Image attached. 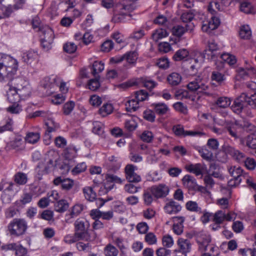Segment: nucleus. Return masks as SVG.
Here are the masks:
<instances>
[{
	"instance_id": "obj_45",
	"label": "nucleus",
	"mask_w": 256,
	"mask_h": 256,
	"mask_svg": "<svg viewBox=\"0 0 256 256\" xmlns=\"http://www.w3.org/2000/svg\"><path fill=\"white\" fill-rule=\"evenodd\" d=\"M18 90L22 99L28 97L31 94V88L28 83Z\"/></svg>"
},
{
	"instance_id": "obj_22",
	"label": "nucleus",
	"mask_w": 256,
	"mask_h": 256,
	"mask_svg": "<svg viewBox=\"0 0 256 256\" xmlns=\"http://www.w3.org/2000/svg\"><path fill=\"white\" fill-rule=\"evenodd\" d=\"M46 130L45 133V136L48 138H50L51 136L50 134L52 132L56 131L60 127L59 124L57 123L54 119L48 118L46 122Z\"/></svg>"
},
{
	"instance_id": "obj_2",
	"label": "nucleus",
	"mask_w": 256,
	"mask_h": 256,
	"mask_svg": "<svg viewBox=\"0 0 256 256\" xmlns=\"http://www.w3.org/2000/svg\"><path fill=\"white\" fill-rule=\"evenodd\" d=\"M134 10V4L124 2L116 4L112 21L114 23L124 22L126 16H130V13Z\"/></svg>"
},
{
	"instance_id": "obj_35",
	"label": "nucleus",
	"mask_w": 256,
	"mask_h": 256,
	"mask_svg": "<svg viewBox=\"0 0 256 256\" xmlns=\"http://www.w3.org/2000/svg\"><path fill=\"white\" fill-rule=\"evenodd\" d=\"M82 192L85 198L89 201H94L96 197V192L91 186L84 187L82 189Z\"/></svg>"
},
{
	"instance_id": "obj_12",
	"label": "nucleus",
	"mask_w": 256,
	"mask_h": 256,
	"mask_svg": "<svg viewBox=\"0 0 256 256\" xmlns=\"http://www.w3.org/2000/svg\"><path fill=\"white\" fill-rule=\"evenodd\" d=\"M220 24V20L212 16L210 20L202 22V30L204 32L210 33L212 30L217 28Z\"/></svg>"
},
{
	"instance_id": "obj_48",
	"label": "nucleus",
	"mask_w": 256,
	"mask_h": 256,
	"mask_svg": "<svg viewBox=\"0 0 256 256\" xmlns=\"http://www.w3.org/2000/svg\"><path fill=\"white\" fill-rule=\"evenodd\" d=\"M240 74L245 78L246 76H256V70L254 68H250L246 69H242L240 70Z\"/></svg>"
},
{
	"instance_id": "obj_8",
	"label": "nucleus",
	"mask_w": 256,
	"mask_h": 256,
	"mask_svg": "<svg viewBox=\"0 0 256 256\" xmlns=\"http://www.w3.org/2000/svg\"><path fill=\"white\" fill-rule=\"evenodd\" d=\"M196 240L198 246V250L201 252L207 250L211 242V237L210 234L204 232H200L195 234Z\"/></svg>"
},
{
	"instance_id": "obj_55",
	"label": "nucleus",
	"mask_w": 256,
	"mask_h": 256,
	"mask_svg": "<svg viewBox=\"0 0 256 256\" xmlns=\"http://www.w3.org/2000/svg\"><path fill=\"white\" fill-rule=\"evenodd\" d=\"M124 60L130 64H134L138 58V54L136 52H130L124 54Z\"/></svg>"
},
{
	"instance_id": "obj_63",
	"label": "nucleus",
	"mask_w": 256,
	"mask_h": 256,
	"mask_svg": "<svg viewBox=\"0 0 256 256\" xmlns=\"http://www.w3.org/2000/svg\"><path fill=\"white\" fill-rule=\"evenodd\" d=\"M83 210V206L80 204L74 205L70 213L71 218L77 216Z\"/></svg>"
},
{
	"instance_id": "obj_59",
	"label": "nucleus",
	"mask_w": 256,
	"mask_h": 256,
	"mask_svg": "<svg viewBox=\"0 0 256 256\" xmlns=\"http://www.w3.org/2000/svg\"><path fill=\"white\" fill-rule=\"evenodd\" d=\"M86 165L84 162H81L78 164L72 170V173L73 175H76L86 170Z\"/></svg>"
},
{
	"instance_id": "obj_10",
	"label": "nucleus",
	"mask_w": 256,
	"mask_h": 256,
	"mask_svg": "<svg viewBox=\"0 0 256 256\" xmlns=\"http://www.w3.org/2000/svg\"><path fill=\"white\" fill-rule=\"evenodd\" d=\"M136 166L132 164H127L124 168L126 178L130 182H138L141 181V177L135 172Z\"/></svg>"
},
{
	"instance_id": "obj_62",
	"label": "nucleus",
	"mask_w": 256,
	"mask_h": 256,
	"mask_svg": "<svg viewBox=\"0 0 256 256\" xmlns=\"http://www.w3.org/2000/svg\"><path fill=\"white\" fill-rule=\"evenodd\" d=\"M75 104L72 101L66 102L63 106V112L65 115L70 114L74 108Z\"/></svg>"
},
{
	"instance_id": "obj_14",
	"label": "nucleus",
	"mask_w": 256,
	"mask_h": 256,
	"mask_svg": "<svg viewBox=\"0 0 256 256\" xmlns=\"http://www.w3.org/2000/svg\"><path fill=\"white\" fill-rule=\"evenodd\" d=\"M120 166L121 162L118 157L114 156H109L104 164V167L109 172H116L120 168Z\"/></svg>"
},
{
	"instance_id": "obj_32",
	"label": "nucleus",
	"mask_w": 256,
	"mask_h": 256,
	"mask_svg": "<svg viewBox=\"0 0 256 256\" xmlns=\"http://www.w3.org/2000/svg\"><path fill=\"white\" fill-rule=\"evenodd\" d=\"M125 106L126 111L129 112H134L140 107L139 103L134 96H132L126 102Z\"/></svg>"
},
{
	"instance_id": "obj_11",
	"label": "nucleus",
	"mask_w": 256,
	"mask_h": 256,
	"mask_svg": "<svg viewBox=\"0 0 256 256\" xmlns=\"http://www.w3.org/2000/svg\"><path fill=\"white\" fill-rule=\"evenodd\" d=\"M172 130L176 136L182 137L186 136H201L205 134L204 132L200 131L184 130L183 126L180 124L174 126Z\"/></svg>"
},
{
	"instance_id": "obj_54",
	"label": "nucleus",
	"mask_w": 256,
	"mask_h": 256,
	"mask_svg": "<svg viewBox=\"0 0 256 256\" xmlns=\"http://www.w3.org/2000/svg\"><path fill=\"white\" fill-rule=\"evenodd\" d=\"M104 252L106 256H117L118 250L114 246L109 244L104 248Z\"/></svg>"
},
{
	"instance_id": "obj_25",
	"label": "nucleus",
	"mask_w": 256,
	"mask_h": 256,
	"mask_svg": "<svg viewBox=\"0 0 256 256\" xmlns=\"http://www.w3.org/2000/svg\"><path fill=\"white\" fill-rule=\"evenodd\" d=\"M10 149L14 150L16 152L22 151L25 148L24 142L22 138L17 137L8 144Z\"/></svg>"
},
{
	"instance_id": "obj_47",
	"label": "nucleus",
	"mask_w": 256,
	"mask_h": 256,
	"mask_svg": "<svg viewBox=\"0 0 256 256\" xmlns=\"http://www.w3.org/2000/svg\"><path fill=\"white\" fill-rule=\"evenodd\" d=\"M188 52L185 48L178 50L174 54L173 58L176 61L181 60L188 56Z\"/></svg>"
},
{
	"instance_id": "obj_40",
	"label": "nucleus",
	"mask_w": 256,
	"mask_h": 256,
	"mask_svg": "<svg viewBox=\"0 0 256 256\" xmlns=\"http://www.w3.org/2000/svg\"><path fill=\"white\" fill-rule=\"evenodd\" d=\"M168 36V33L165 29L159 28L156 30L152 34V38L155 42H158L160 40L166 38Z\"/></svg>"
},
{
	"instance_id": "obj_1",
	"label": "nucleus",
	"mask_w": 256,
	"mask_h": 256,
	"mask_svg": "<svg viewBox=\"0 0 256 256\" xmlns=\"http://www.w3.org/2000/svg\"><path fill=\"white\" fill-rule=\"evenodd\" d=\"M18 62L12 57L0 52V82L10 81L18 70Z\"/></svg>"
},
{
	"instance_id": "obj_17",
	"label": "nucleus",
	"mask_w": 256,
	"mask_h": 256,
	"mask_svg": "<svg viewBox=\"0 0 256 256\" xmlns=\"http://www.w3.org/2000/svg\"><path fill=\"white\" fill-rule=\"evenodd\" d=\"M2 249L5 251L8 250H15V254L17 256H22L26 254L27 250L22 245L16 243L7 244L2 246Z\"/></svg>"
},
{
	"instance_id": "obj_52",
	"label": "nucleus",
	"mask_w": 256,
	"mask_h": 256,
	"mask_svg": "<svg viewBox=\"0 0 256 256\" xmlns=\"http://www.w3.org/2000/svg\"><path fill=\"white\" fill-rule=\"evenodd\" d=\"M225 219V212L222 210H218L214 215L213 220L216 224H222Z\"/></svg>"
},
{
	"instance_id": "obj_28",
	"label": "nucleus",
	"mask_w": 256,
	"mask_h": 256,
	"mask_svg": "<svg viewBox=\"0 0 256 256\" xmlns=\"http://www.w3.org/2000/svg\"><path fill=\"white\" fill-rule=\"evenodd\" d=\"M177 244L178 246L179 250L182 252L188 254L191 250L192 244L190 241L187 239L180 238L178 240Z\"/></svg>"
},
{
	"instance_id": "obj_16",
	"label": "nucleus",
	"mask_w": 256,
	"mask_h": 256,
	"mask_svg": "<svg viewBox=\"0 0 256 256\" xmlns=\"http://www.w3.org/2000/svg\"><path fill=\"white\" fill-rule=\"evenodd\" d=\"M224 152L231 156H232L238 162H243L245 159V154L236 150L234 147L230 145H224L223 147Z\"/></svg>"
},
{
	"instance_id": "obj_6",
	"label": "nucleus",
	"mask_w": 256,
	"mask_h": 256,
	"mask_svg": "<svg viewBox=\"0 0 256 256\" xmlns=\"http://www.w3.org/2000/svg\"><path fill=\"white\" fill-rule=\"evenodd\" d=\"M106 182L104 188H101L99 190V194L107 193L108 191L113 188L114 184L111 183H116L121 184L124 181L118 176L111 174H107L106 176Z\"/></svg>"
},
{
	"instance_id": "obj_26",
	"label": "nucleus",
	"mask_w": 256,
	"mask_h": 256,
	"mask_svg": "<svg viewBox=\"0 0 256 256\" xmlns=\"http://www.w3.org/2000/svg\"><path fill=\"white\" fill-rule=\"evenodd\" d=\"M10 82H8L9 86H11L12 88L16 90H17L22 88L28 83L24 78L18 77L14 78H12Z\"/></svg>"
},
{
	"instance_id": "obj_53",
	"label": "nucleus",
	"mask_w": 256,
	"mask_h": 256,
	"mask_svg": "<svg viewBox=\"0 0 256 256\" xmlns=\"http://www.w3.org/2000/svg\"><path fill=\"white\" fill-rule=\"evenodd\" d=\"M220 58L223 61L228 63L230 65H234L236 62L235 56L228 53H224L222 54Z\"/></svg>"
},
{
	"instance_id": "obj_13",
	"label": "nucleus",
	"mask_w": 256,
	"mask_h": 256,
	"mask_svg": "<svg viewBox=\"0 0 256 256\" xmlns=\"http://www.w3.org/2000/svg\"><path fill=\"white\" fill-rule=\"evenodd\" d=\"M208 49L206 50L202 53H200L201 61H204V59H212L214 56L213 52L218 50V46L217 44L214 40H211L208 42Z\"/></svg>"
},
{
	"instance_id": "obj_29",
	"label": "nucleus",
	"mask_w": 256,
	"mask_h": 256,
	"mask_svg": "<svg viewBox=\"0 0 256 256\" xmlns=\"http://www.w3.org/2000/svg\"><path fill=\"white\" fill-rule=\"evenodd\" d=\"M7 98L10 103H18L20 102L21 98L18 90L10 86L7 92Z\"/></svg>"
},
{
	"instance_id": "obj_49",
	"label": "nucleus",
	"mask_w": 256,
	"mask_h": 256,
	"mask_svg": "<svg viewBox=\"0 0 256 256\" xmlns=\"http://www.w3.org/2000/svg\"><path fill=\"white\" fill-rule=\"evenodd\" d=\"M38 56V54L34 51H28L23 54L22 59L26 63H30Z\"/></svg>"
},
{
	"instance_id": "obj_19",
	"label": "nucleus",
	"mask_w": 256,
	"mask_h": 256,
	"mask_svg": "<svg viewBox=\"0 0 256 256\" xmlns=\"http://www.w3.org/2000/svg\"><path fill=\"white\" fill-rule=\"evenodd\" d=\"M54 183L56 186H60L62 190H69L74 185V181L70 178H64L62 177H58L54 180Z\"/></svg>"
},
{
	"instance_id": "obj_57",
	"label": "nucleus",
	"mask_w": 256,
	"mask_h": 256,
	"mask_svg": "<svg viewBox=\"0 0 256 256\" xmlns=\"http://www.w3.org/2000/svg\"><path fill=\"white\" fill-rule=\"evenodd\" d=\"M104 70V64L102 62L96 61L92 64V74L94 76L102 72Z\"/></svg>"
},
{
	"instance_id": "obj_18",
	"label": "nucleus",
	"mask_w": 256,
	"mask_h": 256,
	"mask_svg": "<svg viewBox=\"0 0 256 256\" xmlns=\"http://www.w3.org/2000/svg\"><path fill=\"white\" fill-rule=\"evenodd\" d=\"M246 100V94L244 93L242 94L234 100L232 106V110L237 114L240 112L244 108L247 104Z\"/></svg>"
},
{
	"instance_id": "obj_44",
	"label": "nucleus",
	"mask_w": 256,
	"mask_h": 256,
	"mask_svg": "<svg viewBox=\"0 0 256 256\" xmlns=\"http://www.w3.org/2000/svg\"><path fill=\"white\" fill-rule=\"evenodd\" d=\"M151 188H150L144 191L143 194V198L144 202L146 205H150L154 200Z\"/></svg>"
},
{
	"instance_id": "obj_27",
	"label": "nucleus",
	"mask_w": 256,
	"mask_h": 256,
	"mask_svg": "<svg viewBox=\"0 0 256 256\" xmlns=\"http://www.w3.org/2000/svg\"><path fill=\"white\" fill-rule=\"evenodd\" d=\"M173 219L174 222L173 230L176 234L180 235L183 232V222L184 218L182 216H176L174 217Z\"/></svg>"
},
{
	"instance_id": "obj_7",
	"label": "nucleus",
	"mask_w": 256,
	"mask_h": 256,
	"mask_svg": "<svg viewBox=\"0 0 256 256\" xmlns=\"http://www.w3.org/2000/svg\"><path fill=\"white\" fill-rule=\"evenodd\" d=\"M194 25L193 23H188L186 24L185 27L177 25L174 26L172 28V33L177 38H170L171 44H175L180 41V38L186 32H191L193 30Z\"/></svg>"
},
{
	"instance_id": "obj_9",
	"label": "nucleus",
	"mask_w": 256,
	"mask_h": 256,
	"mask_svg": "<svg viewBox=\"0 0 256 256\" xmlns=\"http://www.w3.org/2000/svg\"><path fill=\"white\" fill-rule=\"evenodd\" d=\"M54 38V33L51 28H48L44 32V38L41 40V45L42 48L48 51L52 48Z\"/></svg>"
},
{
	"instance_id": "obj_61",
	"label": "nucleus",
	"mask_w": 256,
	"mask_h": 256,
	"mask_svg": "<svg viewBox=\"0 0 256 256\" xmlns=\"http://www.w3.org/2000/svg\"><path fill=\"white\" fill-rule=\"evenodd\" d=\"M155 24L166 26L168 22V19L163 14L158 15L154 20Z\"/></svg>"
},
{
	"instance_id": "obj_20",
	"label": "nucleus",
	"mask_w": 256,
	"mask_h": 256,
	"mask_svg": "<svg viewBox=\"0 0 256 256\" xmlns=\"http://www.w3.org/2000/svg\"><path fill=\"white\" fill-rule=\"evenodd\" d=\"M11 3V2L0 0V10L2 12V15H0V19L9 17L13 12L14 6H12L10 4Z\"/></svg>"
},
{
	"instance_id": "obj_46",
	"label": "nucleus",
	"mask_w": 256,
	"mask_h": 256,
	"mask_svg": "<svg viewBox=\"0 0 256 256\" xmlns=\"http://www.w3.org/2000/svg\"><path fill=\"white\" fill-rule=\"evenodd\" d=\"M134 97L139 103L140 102H143L148 99V94L144 90H140L134 92Z\"/></svg>"
},
{
	"instance_id": "obj_39",
	"label": "nucleus",
	"mask_w": 256,
	"mask_h": 256,
	"mask_svg": "<svg viewBox=\"0 0 256 256\" xmlns=\"http://www.w3.org/2000/svg\"><path fill=\"white\" fill-rule=\"evenodd\" d=\"M69 206L68 203L64 200L58 201L54 204V210L59 212H63L66 210Z\"/></svg>"
},
{
	"instance_id": "obj_23",
	"label": "nucleus",
	"mask_w": 256,
	"mask_h": 256,
	"mask_svg": "<svg viewBox=\"0 0 256 256\" xmlns=\"http://www.w3.org/2000/svg\"><path fill=\"white\" fill-rule=\"evenodd\" d=\"M181 206L172 200L166 204L164 206V210L166 213L172 214L178 213L181 210Z\"/></svg>"
},
{
	"instance_id": "obj_4",
	"label": "nucleus",
	"mask_w": 256,
	"mask_h": 256,
	"mask_svg": "<svg viewBox=\"0 0 256 256\" xmlns=\"http://www.w3.org/2000/svg\"><path fill=\"white\" fill-rule=\"evenodd\" d=\"M28 224L24 218H14L8 226V230L11 235L19 236L24 234L28 229Z\"/></svg>"
},
{
	"instance_id": "obj_56",
	"label": "nucleus",
	"mask_w": 256,
	"mask_h": 256,
	"mask_svg": "<svg viewBox=\"0 0 256 256\" xmlns=\"http://www.w3.org/2000/svg\"><path fill=\"white\" fill-rule=\"evenodd\" d=\"M92 132L94 133L102 135L104 132V126L100 122H94L93 123Z\"/></svg>"
},
{
	"instance_id": "obj_42",
	"label": "nucleus",
	"mask_w": 256,
	"mask_h": 256,
	"mask_svg": "<svg viewBox=\"0 0 256 256\" xmlns=\"http://www.w3.org/2000/svg\"><path fill=\"white\" fill-rule=\"evenodd\" d=\"M113 111V106L110 104H104L99 110V114L103 117L111 114Z\"/></svg>"
},
{
	"instance_id": "obj_43",
	"label": "nucleus",
	"mask_w": 256,
	"mask_h": 256,
	"mask_svg": "<svg viewBox=\"0 0 256 256\" xmlns=\"http://www.w3.org/2000/svg\"><path fill=\"white\" fill-rule=\"evenodd\" d=\"M252 36V32L248 26H243L240 31V36L243 39H249Z\"/></svg>"
},
{
	"instance_id": "obj_24",
	"label": "nucleus",
	"mask_w": 256,
	"mask_h": 256,
	"mask_svg": "<svg viewBox=\"0 0 256 256\" xmlns=\"http://www.w3.org/2000/svg\"><path fill=\"white\" fill-rule=\"evenodd\" d=\"M182 184L189 190H194L197 188L198 184L196 179L190 175H186L182 179Z\"/></svg>"
},
{
	"instance_id": "obj_50",
	"label": "nucleus",
	"mask_w": 256,
	"mask_h": 256,
	"mask_svg": "<svg viewBox=\"0 0 256 256\" xmlns=\"http://www.w3.org/2000/svg\"><path fill=\"white\" fill-rule=\"evenodd\" d=\"M40 138V134L38 132H29L25 138L26 142L30 144H35L38 142Z\"/></svg>"
},
{
	"instance_id": "obj_5",
	"label": "nucleus",
	"mask_w": 256,
	"mask_h": 256,
	"mask_svg": "<svg viewBox=\"0 0 256 256\" xmlns=\"http://www.w3.org/2000/svg\"><path fill=\"white\" fill-rule=\"evenodd\" d=\"M187 87L190 90L196 92L198 94H200L202 96H212L210 92V88L204 83L200 76H197L193 80L190 82L188 84Z\"/></svg>"
},
{
	"instance_id": "obj_38",
	"label": "nucleus",
	"mask_w": 256,
	"mask_h": 256,
	"mask_svg": "<svg viewBox=\"0 0 256 256\" xmlns=\"http://www.w3.org/2000/svg\"><path fill=\"white\" fill-rule=\"evenodd\" d=\"M77 241L84 240L87 242H90L94 240V238H92L88 231V230L84 231L75 232Z\"/></svg>"
},
{
	"instance_id": "obj_37",
	"label": "nucleus",
	"mask_w": 256,
	"mask_h": 256,
	"mask_svg": "<svg viewBox=\"0 0 256 256\" xmlns=\"http://www.w3.org/2000/svg\"><path fill=\"white\" fill-rule=\"evenodd\" d=\"M152 106L154 107V112L160 115L166 114L169 110L167 105L164 103L153 104Z\"/></svg>"
},
{
	"instance_id": "obj_3",
	"label": "nucleus",
	"mask_w": 256,
	"mask_h": 256,
	"mask_svg": "<svg viewBox=\"0 0 256 256\" xmlns=\"http://www.w3.org/2000/svg\"><path fill=\"white\" fill-rule=\"evenodd\" d=\"M58 153L53 150L48 152L44 162H40L36 168V171L38 176V178L40 179L41 176L46 174H48L50 169L54 165V162L56 161Z\"/></svg>"
},
{
	"instance_id": "obj_30",
	"label": "nucleus",
	"mask_w": 256,
	"mask_h": 256,
	"mask_svg": "<svg viewBox=\"0 0 256 256\" xmlns=\"http://www.w3.org/2000/svg\"><path fill=\"white\" fill-rule=\"evenodd\" d=\"M182 80V76L178 72H172L167 76L168 82L172 86H176L180 84Z\"/></svg>"
},
{
	"instance_id": "obj_36",
	"label": "nucleus",
	"mask_w": 256,
	"mask_h": 256,
	"mask_svg": "<svg viewBox=\"0 0 256 256\" xmlns=\"http://www.w3.org/2000/svg\"><path fill=\"white\" fill-rule=\"evenodd\" d=\"M241 143L253 150L256 147V136L250 135L245 140H241Z\"/></svg>"
},
{
	"instance_id": "obj_15",
	"label": "nucleus",
	"mask_w": 256,
	"mask_h": 256,
	"mask_svg": "<svg viewBox=\"0 0 256 256\" xmlns=\"http://www.w3.org/2000/svg\"><path fill=\"white\" fill-rule=\"evenodd\" d=\"M150 188L154 196L156 198L166 197L170 191L168 187L164 184L154 186Z\"/></svg>"
},
{
	"instance_id": "obj_34",
	"label": "nucleus",
	"mask_w": 256,
	"mask_h": 256,
	"mask_svg": "<svg viewBox=\"0 0 256 256\" xmlns=\"http://www.w3.org/2000/svg\"><path fill=\"white\" fill-rule=\"evenodd\" d=\"M74 226L75 232H77L88 230L90 224L86 220L78 218L76 220Z\"/></svg>"
},
{
	"instance_id": "obj_58",
	"label": "nucleus",
	"mask_w": 256,
	"mask_h": 256,
	"mask_svg": "<svg viewBox=\"0 0 256 256\" xmlns=\"http://www.w3.org/2000/svg\"><path fill=\"white\" fill-rule=\"evenodd\" d=\"M186 208L192 212H201V208L198 206V204L193 201H188L186 204Z\"/></svg>"
},
{
	"instance_id": "obj_21",
	"label": "nucleus",
	"mask_w": 256,
	"mask_h": 256,
	"mask_svg": "<svg viewBox=\"0 0 256 256\" xmlns=\"http://www.w3.org/2000/svg\"><path fill=\"white\" fill-rule=\"evenodd\" d=\"M186 169L189 172L195 174L196 176L202 175L206 169V166L200 163L190 164L186 166Z\"/></svg>"
},
{
	"instance_id": "obj_51",
	"label": "nucleus",
	"mask_w": 256,
	"mask_h": 256,
	"mask_svg": "<svg viewBox=\"0 0 256 256\" xmlns=\"http://www.w3.org/2000/svg\"><path fill=\"white\" fill-rule=\"evenodd\" d=\"M32 200V195L30 194H24L20 200L16 201V204L18 206H22L30 203Z\"/></svg>"
},
{
	"instance_id": "obj_33",
	"label": "nucleus",
	"mask_w": 256,
	"mask_h": 256,
	"mask_svg": "<svg viewBox=\"0 0 256 256\" xmlns=\"http://www.w3.org/2000/svg\"><path fill=\"white\" fill-rule=\"evenodd\" d=\"M228 172L230 174L235 178L242 179L241 177L246 176V174L244 172L240 166H231L228 168Z\"/></svg>"
},
{
	"instance_id": "obj_64",
	"label": "nucleus",
	"mask_w": 256,
	"mask_h": 256,
	"mask_svg": "<svg viewBox=\"0 0 256 256\" xmlns=\"http://www.w3.org/2000/svg\"><path fill=\"white\" fill-rule=\"evenodd\" d=\"M140 138L144 142H150L154 138V135L151 132L145 130L142 134Z\"/></svg>"
},
{
	"instance_id": "obj_31",
	"label": "nucleus",
	"mask_w": 256,
	"mask_h": 256,
	"mask_svg": "<svg viewBox=\"0 0 256 256\" xmlns=\"http://www.w3.org/2000/svg\"><path fill=\"white\" fill-rule=\"evenodd\" d=\"M231 104L230 98L226 96L218 98L214 102L213 106L219 108H224L228 107Z\"/></svg>"
},
{
	"instance_id": "obj_60",
	"label": "nucleus",
	"mask_w": 256,
	"mask_h": 256,
	"mask_svg": "<svg viewBox=\"0 0 256 256\" xmlns=\"http://www.w3.org/2000/svg\"><path fill=\"white\" fill-rule=\"evenodd\" d=\"M14 122L12 119L8 118L6 123L2 126H0V133L6 131H12Z\"/></svg>"
},
{
	"instance_id": "obj_41",
	"label": "nucleus",
	"mask_w": 256,
	"mask_h": 256,
	"mask_svg": "<svg viewBox=\"0 0 256 256\" xmlns=\"http://www.w3.org/2000/svg\"><path fill=\"white\" fill-rule=\"evenodd\" d=\"M14 180L18 184L24 185L28 181L27 176L23 172H18L14 175Z\"/></svg>"
}]
</instances>
